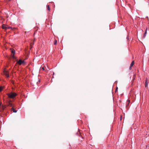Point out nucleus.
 Wrapping results in <instances>:
<instances>
[{
	"label": "nucleus",
	"instance_id": "9d476101",
	"mask_svg": "<svg viewBox=\"0 0 149 149\" xmlns=\"http://www.w3.org/2000/svg\"><path fill=\"white\" fill-rule=\"evenodd\" d=\"M11 110H12V111H13V112L16 113L17 112V110H15V109H14V107H12L11 108Z\"/></svg>",
	"mask_w": 149,
	"mask_h": 149
},
{
	"label": "nucleus",
	"instance_id": "6e6552de",
	"mask_svg": "<svg viewBox=\"0 0 149 149\" xmlns=\"http://www.w3.org/2000/svg\"><path fill=\"white\" fill-rule=\"evenodd\" d=\"M6 105H2L1 107V111H3L4 110V109L6 108Z\"/></svg>",
	"mask_w": 149,
	"mask_h": 149
},
{
	"label": "nucleus",
	"instance_id": "7ed1b4c3",
	"mask_svg": "<svg viewBox=\"0 0 149 149\" xmlns=\"http://www.w3.org/2000/svg\"><path fill=\"white\" fill-rule=\"evenodd\" d=\"M3 73L7 77H8L9 76V74L8 72L6 70H4L3 71Z\"/></svg>",
	"mask_w": 149,
	"mask_h": 149
},
{
	"label": "nucleus",
	"instance_id": "2eb2a0df",
	"mask_svg": "<svg viewBox=\"0 0 149 149\" xmlns=\"http://www.w3.org/2000/svg\"><path fill=\"white\" fill-rule=\"evenodd\" d=\"M3 89V88L1 87H0V92Z\"/></svg>",
	"mask_w": 149,
	"mask_h": 149
},
{
	"label": "nucleus",
	"instance_id": "39448f33",
	"mask_svg": "<svg viewBox=\"0 0 149 149\" xmlns=\"http://www.w3.org/2000/svg\"><path fill=\"white\" fill-rule=\"evenodd\" d=\"M24 61H22L21 60H19V61L17 62V63L19 65H21L24 62Z\"/></svg>",
	"mask_w": 149,
	"mask_h": 149
},
{
	"label": "nucleus",
	"instance_id": "423d86ee",
	"mask_svg": "<svg viewBox=\"0 0 149 149\" xmlns=\"http://www.w3.org/2000/svg\"><path fill=\"white\" fill-rule=\"evenodd\" d=\"M134 61H132V62L130 64V70H131L132 69V66L133 65H134Z\"/></svg>",
	"mask_w": 149,
	"mask_h": 149
},
{
	"label": "nucleus",
	"instance_id": "dca6fc26",
	"mask_svg": "<svg viewBox=\"0 0 149 149\" xmlns=\"http://www.w3.org/2000/svg\"><path fill=\"white\" fill-rule=\"evenodd\" d=\"M7 28H8V29H12V28L11 27H7Z\"/></svg>",
	"mask_w": 149,
	"mask_h": 149
},
{
	"label": "nucleus",
	"instance_id": "9b49d317",
	"mask_svg": "<svg viewBox=\"0 0 149 149\" xmlns=\"http://www.w3.org/2000/svg\"><path fill=\"white\" fill-rule=\"evenodd\" d=\"M8 105L9 106H10V107H13V104H12V103H11L10 102H8Z\"/></svg>",
	"mask_w": 149,
	"mask_h": 149
},
{
	"label": "nucleus",
	"instance_id": "1a4fd4ad",
	"mask_svg": "<svg viewBox=\"0 0 149 149\" xmlns=\"http://www.w3.org/2000/svg\"><path fill=\"white\" fill-rule=\"evenodd\" d=\"M147 28L146 29V30H145V33H144V35H143V38H145V37L146 36V33H147Z\"/></svg>",
	"mask_w": 149,
	"mask_h": 149
},
{
	"label": "nucleus",
	"instance_id": "0eeeda50",
	"mask_svg": "<svg viewBox=\"0 0 149 149\" xmlns=\"http://www.w3.org/2000/svg\"><path fill=\"white\" fill-rule=\"evenodd\" d=\"M2 29H5L6 30L8 29L7 27V26L5 24H3L2 25Z\"/></svg>",
	"mask_w": 149,
	"mask_h": 149
},
{
	"label": "nucleus",
	"instance_id": "4468645a",
	"mask_svg": "<svg viewBox=\"0 0 149 149\" xmlns=\"http://www.w3.org/2000/svg\"><path fill=\"white\" fill-rule=\"evenodd\" d=\"M33 44H34L33 43H31L30 44L31 49L32 48V46L33 45Z\"/></svg>",
	"mask_w": 149,
	"mask_h": 149
},
{
	"label": "nucleus",
	"instance_id": "a211bd4d",
	"mask_svg": "<svg viewBox=\"0 0 149 149\" xmlns=\"http://www.w3.org/2000/svg\"><path fill=\"white\" fill-rule=\"evenodd\" d=\"M42 69L43 70H45V68L44 67H42Z\"/></svg>",
	"mask_w": 149,
	"mask_h": 149
},
{
	"label": "nucleus",
	"instance_id": "20e7f679",
	"mask_svg": "<svg viewBox=\"0 0 149 149\" xmlns=\"http://www.w3.org/2000/svg\"><path fill=\"white\" fill-rule=\"evenodd\" d=\"M149 81H148L147 79L146 78V79L145 80V87H146L147 86L148 83H149Z\"/></svg>",
	"mask_w": 149,
	"mask_h": 149
},
{
	"label": "nucleus",
	"instance_id": "f03ea898",
	"mask_svg": "<svg viewBox=\"0 0 149 149\" xmlns=\"http://www.w3.org/2000/svg\"><path fill=\"white\" fill-rule=\"evenodd\" d=\"M11 56L12 58H15V56H14V54L15 53V50L14 49H11Z\"/></svg>",
	"mask_w": 149,
	"mask_h": 149
},
{
	"label": "nucleus",
	"instance_id": "f8f14e48",
	"mask_svg": "<svg viewBox=\"0 0 149 149\" xmlns=\"http://www.w3.org/2000/svg\"><path fill=\"white\" fill-rule=\"evenodd\" d=\"M47 10H49V11L50 10V8H49V5H47Z\"/></svg>",
	"mask_w": 149,
	"mask_h": 149
},
{
	"label": "nucleus",
	"instance_id": "aec40b11",
	"mask_svg": "<svg viewBox=\"0 0 149 149\" xmlns=\"http://www.w3.org/2000/svg\"><path fill=\"white\" fill-rule=\"evenodd\" d=\"M1 102H0V106H1Z\"/></svg>",
	"mask_w": 149,
	"mask_h": 149
},
{
	"label": "nucleus",
	"instance_id": "f257e3e1",
	"mask_svg": "<svg viewBox=\"0 0 149 149\" xmlns=\"http://www.w3.org/2000/svg\"><path fill=\"white\" fill-rule=\"evenodd\" d=\"M7 95L9 98H13L17 95V94L16 93L14 92H11L9 93H8L7 94Z\"/></svg>",
	"mask_w": 149,
	"mask_h": 149
},
{
	"label": "nucleus",
	"instance_id": "f3484780",
	"mask_svg": "<svg viewBox=\"0 0 149 149\" xmlns=\"http://www.w3.org/2000/svg\"><path fill=\"white\" fill-rule=\"evenodd\" d=\"M127 102H128V104H129L130 102V100H128V101H127Z\"/></svg>",
	"mask_w": 149,
	"mask_h": 149
},
{
	"label": "nucleus",
	"instance_id": "6ab92c4d",
	"mask_svg": "<svg viewBox=\"0 0 149 149\" xmlns=\"http://www.w3.org/2000/svg\"><path fill=\"white\" fill-rule=\"evenodd\" d=\"M118 89V87H117L116 88V90H117Z\"/></svg>",
	"mask_w": 149,
	"mask_h": 149
},
{
	"label": "nucleus",
	"instance_id": "ddd939ff",
	"mask_svg": "<svg viewBox=\"0 0 149 149\" xmlns=\"http://www.w3.org/2000/svg\"><path fill=\"white\" fill-rule=\"evenodd\" d=\"M57 43V41L56 40H55V41L54 42V45H56Z\"/></svg>",
	"mask_w": 149,
	"mask_h": 149
},
{
	"label": "nucleus",
	"instance_id": "412c9836",
	"mask_svg": "<svg viewBox=\"0 0 149 149\" xmlns=\"http://www.w3.org/2000/svg\"><path fill=\"white\" fill-rule=\"evenodd\" d=\"M121 119H121V118H120V120H121Z\"/></svg>",
	"mask_w": 149,
	"mask_h": 149
}]
</instances>
